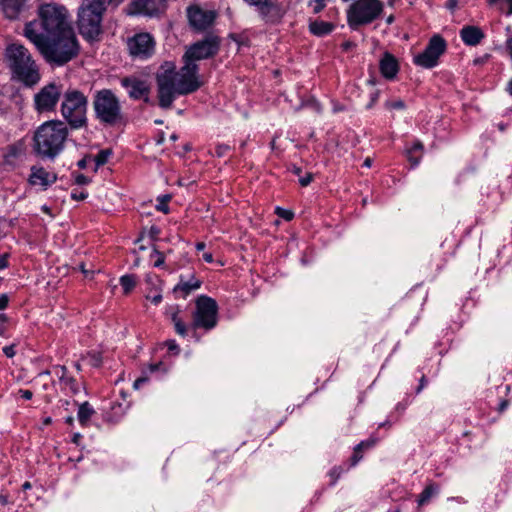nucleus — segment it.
Instances as JSON below:
<instances>
[{
	"label": "nucleus",
	"instance_id": "6",
	"mask_svg": "<svg viewBox=\"0 0 512 512\" xmlns=\"http://www.w3.org/2000/svg\"><path fill=\"white\" fill-rule=\"evenodd\" d=\"M88 98L80 90L68 88L63 92L61 114L72 129L87 125Z\"/></svg>",
	"mask_w": 512,
	"mask_h": 512
},
{
	"label": "nucleus",
	"instance_id": "13",
	"mask_svg": "<svg viewBox=\"0 0 512 512\" xmlns=\"http://www.w3.org/2000/svg\"><path fill=\"white\" fill-rule=\"evenodd\" d=\"M445 50V40L439 35H434L425 50L415 57L414 62L421 67L432 68L437 65L439 57Z\"/></svg>",
	"mask_w": 512,
	"mask_h": 512
},
{
	"label": "nucleus",
	"instance_id": "32",
	"mask_svg": "<svg viewBox=\"0 0 512 512\" xmlns=\"http://www.w3.org/2000/svg\"><path fill=\"white\" fill-rule=\"evenodd\" d=\"M111 155V151L109 149L101 150L94 157V161L96 163V168L107 163L109 157Z\"/></svg>",
	"mask_w": 512,
	"mask_h": 512
},
{
	"label": "nucleus",
	"instance_id": "36",
	"mask_svg": "<svg viewBox=\"0 0 512 512\" xmlns=\"http://www.w3.org/2000/svg\"><path fill=\"white\" fill-rule=\"evenodd\" d=\"M229 149L230 146L227 144H218L215 148V154L218 157H223Z\"/></svg>",
	"mask_w": 512,
	"mask_h": 512
},
{
	"label": "nucleus",
	"instance_id": "30",
	"mask_svg": "<svg viewBox=\"0 0 512 512\" xmlns=\"http://www.w3.org/2000/svg\"><path fill=\"white\" fill-rule=\"evenodd\" d=\"M487 3L489 5H497L508 16L512 15V0H487Z\"/></svg>",
	"mask_w": 512,
	"mask_h": 512
},
{
	"label": "nucleus",
	"instance_id": "53",
	"mask_svg": "<svg viewBox=\"0 0 512 512\" xmlns=\"http://www.w3.org/2000/svg\"><path fill=\"white\" fill-rule=\"evenodd\" d=\"M76 183L77 184H87L88 183V178L86 176H84L83 174H79L77 177H76Z\"/></svg>",
	"mask_w": 512,
	"mask_h": 512
},
{
	"label": "nucleus",
	"instance_id": "58",
	"mask_svg": "<svg viewBox=\"0 0 512 512\" xmlns=\"http://www.w3.org/2000/svg\"><path fill=\"white\" fill-rule=\"evenodd\" d=\"M203 259L207 262V263H212L213 262V255L211 253H204L203 254Z\"/></svg>",
	"mask_w": 512,
	"mask_h": 512
},
{
	"label": "nucleus",
	"instance_id": "29",
	"mask_svg": "<svg viewBox=\"0 0 512 512\" xmlns=\"http://www.w3.org/2000/svg\"><path fill=\"white\" fill-rule=\"evenodd\" d=\"M171 320L174 324L175 331L180 336H186L187 335V327L184 324V322L178 317V310L171 313Z\"/></svg>",
	"mask_w": 512,
	"mask_h": 512
},
{
	"label": "nucleus",
	"instance_id": "24",
	"mask_svg": "<svg viewBox=\"0 0 512 512\" xmlns=\"http://www.w3.org/2000/svg\"><path fill=\"white\" fill-rule=\"evenodd\" d=\"M94 414L92 406L88 402H84L79 406L77 417L82 426H87Z\"/></svg>",
	"mask_w": 512,
	"mask_h": 512
},
{
	"label": "nucleus",
	"instance_id": "33",
	"mask_svg": "<svg viewBox=\"0 0 512 512\" xmlns=\"http://www.w3.org/2000/svg\"><path fill=\"white\" fill-rule=\"evenodd\" d=\"M275 212L279 217L285 219L286 221H290L294 217V213L292 211L283 209L281 207H277Z\"/></svg>",
	"mask_w": 512,
	"mask_h": 512
},
{
	"label": "nucleus",
	"instance_id": "21",
	"mask_svg": "<svg viewBox=\"0 0 512 512\" xmlns=\"http://www.w3.org/2000/svg\"><path fill=\"white\" fill-rule=\"evenodd\" d=\"M460 36L466 45L475 46L484 38V33L476 26H464L460 31Z\"/></svg>",
	"mask_w": 512,
	"mask_h": 512
},
{
	"label": "nucleus",
	"instance_id": "3",
	"mask_svg": "<svg viewBox=\"0 0 512 512\" xmlns=\"http://www.w3.org/2000/svg\"><path fill=\"white\" fill-rule=\"evenodd\" d=\"M50 64L62 66L78 55L79 45L74 30H68L31 41Z\"/></svg>",
	"mask_w": 512,
	"mask_h": 512
},
{
	"label": "nucleus",
	"instance_id": "49",
	"mask_svg": "<svg viewBox=\"0 0 512 512\" xmlns=\"http://www.w3.org/2000/svg\"><path fill=\"white\" fill-rule=\"evenodd\" d=\"M19 394L21 395L22 398H24L26 400H30L33 397V393L30 390L20 389Z\"/></svg>",
	"mask_w": 512,
	"mask_h": 512
},
{
	"label": "nucleus",
	"instance_id": "12",
	"mask_svg": "<svg viewBox=\"0 0 512 512\" xmlns=\"http://www.w3.org/2000/svg\"><path fill=\"white\" fill-rule=\"evenodd\" d=\"M189 25L196 32H204L210 29L217 18V12L211 9H204L199 5H192L187 8Z\"/></svg>",
	"mask_w": 512,
	"mask_h": 512
},
{
	"label": "nucleus",
	"instance_id": "4",
	"mask_svg": "<svg viewBox=\"0 0 512 512\" xmlns=\"http://www.w3.org/2000/svg\"><path fill=\"white\" fill-rule=\"evenodd\" d=\"M4 62L12 76L26 86L32 87L40 81L39 68L23 44H9L5 49Z\"/></svg>",
	"mask_w": 512,
	"mask_h": 512
},
{
	"label": "nucleus",
	"instance_id": "27",
	"mask_svg": "<svg viewBox=\"0 0 512 512\" xmlns=\"http://www.w3.org/2000/svg\"><path fill=\"white\" fill-rule=\"evenodd\" d=\"M438 489V486L433 483L426 486L422 493L419 495L418 505L422 506L429 502L432 496L438 492Z\"/></svg>",
	"mask_w": 512,
	"mask_h": 512
},
{
	"label": "nucleus",
	"instance_id": "45",
	"mask_svg": "<svg viewBox=\"0 0 512 512\" xmlns=\"http://www.w3.org/2000/svg\"><path fill=\"white\" fill-rule=\"evenodd\" d=\"M3 352L8 358H12L15 355L14 345L5 346Z\"/></svg>",
	"mask_w": 512,
	"mask_h": 512
},
{
	"label": "nucleus",
	"instance_id": "38",
	"mask_svg": "<svg viewBox=\"0 0 512 512\" xmlns=\"http://www.w3.org/2000/svg\"><path fill=\"white\" fill-rule=\"evenodd\" d=\"M362 450L358 446L354 448L353 456L351 457V465H356L362 459Z\"/></svg>",
	"mask_w": 512,
	"mask_h": 512
},
{
	"label": "nucleus",
	"instance_id": "40",
	"mask_svg": "<svg viewBox=\"0 0 512 512\" xmlns=\"http://www.w3.org/2000/svg\"><path fill=\"white\" fill-rule=\"evenodd\" d=\"M89 363L94 366L98 367L101 363V357L99 354H89Z\"/></svg>",
	"mask_w": 512,
	"mask_h": 512
},
{
	"label": "nucleus",
	"instance_id": "11",
	"mask_svg": "<svg viewBox=\"0 0 512 512\" xmlns=\"http://www.w3.org/2000/svg\"><path fill=\"white\" fill-rule=\"evenodd\" d=\"M61 96L63 86L55 82L48 83L34 95V108L38 113L53 112Z\"/></svg>",
	"mask_w": 512,
	"mask_h": 512
},
{
	"label": "nucleus",
	"instance_id": "42",
	"mask_svg": "<svg viewBox=\"0 0 512 512\" xmlns=\"http://www.w3.org/2000/svg\"><path fill=\"white\" fill-rule=\"evenodd\" d=\"M374 445H375V441L369 439V440L360 442L357 446H358V449H361L362 451H364L366 449L373 447Z\"/></svg>",
	"mask_w": 512,
	"mask_h": 512
},
{
	"label": "nucleus",
	"instance_id": "31",
	"mask_svg": "<svg viewBox=\"0 0 512 512\" xmlns=\"http://www.w3.org/2000/svg\"><path fill=\"white\" fill-rule=\"evenodd\" d=\"M120 284L125 294H128L136 285V279L132 275H124L120 278Z\"/></svg>",
	"mask_w": 512,
	"mask_h": 512
},
{
	"label": "nucleus",
	"instance_id": "47",
	"mask_svg": "<svg viewBox=\"0 0 512 512\" xmlns=\"http://www.w3.org/2000/svg\"><path fill=\"white\" fill-rule=\"evenodd\" d=\"M489 58H490V55L489 54H485L482 57L475 58L473 62H474L475 65H482V64L486 63Z\"/></svg>",
	"mask_w": 512,
	"mask_h": 512
},
{
	"label": "nucleus",
	"instance_id": "1",
	"mask_svg": "<svg viewBox=\"0 0 512 512\" xmlns=\"http://www.w3.org/2000/svg\"><path fill=\"white\" fill-rule=\"evenodd\" d=\"M221 40L208 33L202 40L190 45L184 56V66L179 71L172 62L161 65L156 74L159 106L169 109L178 95H187L201 87L198 79V65L195 61L214 57L220 49Z\"/></svg>",
	"mask_w": 512,
	"mask_h": 512
},
{
	"label": "nucleus",
	"instance_id": "39",
	"mask_svg": "<svg viewBox=\"0 0 512 512\" xmlns=\"http://www.w3.org/2000/svg\"><path fill=\"white\" fill-rule=\"evenodd\" d=\"M313 179V174L312 173H306L305 176H300L299 177V183L301 184V186L305 187V186H308L311 181Z\"/></svg>",
	"mask_w": 512,
	"mask_h": 512
},
{
	"label": "nucleus",
	"instance_id": "64",
	"mask_svg": "<svg viewBox=\"0 0 512 512\" xmlns=\"http://www.w3.org/2000/svg\"><path fill=\"white\" fill-rule=\"evenodd\" d=\"M507 91L509 92V94L512 96V79L509 81L508 83V88H507Z\"/></svg>",
	"mask_w": 512,
	"mask_h": 512
},
{
	"label": "nucleus",
	"instance_id": "37",
	"mask_svg": "<svg viewBox=\"0 0 512 512\" xmlns=\"http://www.w3.org/2000/svg\"><path fill=\"white\" fill-rule=\"evenodd\" d=\"M386 106L389 109L402 110L405 108V103L402 100H395V101L387 102Z\"/></svg>",
	"mask_w": 512,
	"mask_h": 512
},
{
	"label": "nucleus",
	"instance_id": "48",
	"mask_svg": "<svg viewBox=\"0 0 512 512\" xmlns=\"http://www.w3.org/2000/svg\"><path fill=\"white\" fill-rule=\"evenodd\" d=\"M159 229L155 226H152L148 232L149 234V237L152 239V240H156L158 235H159Z\"/></svg>",
	"mask_w": 512,
	"mask_h": 512
},
{
	"label": "nucleus",
	"instance_id": "46",
	"mask_svg": "<svg viewBox=\"0 0 512 512\" xmlns=\"http://www.w3.org/2000/svg\"><path fill=\"white\" fill-rule=\"evenodd\" d=\"M325 6V0H315V6L313 8L315 13H319Z\"/></svg>",
	"mask_w": 512,
	"mask_h": 512
},
{
	"label": "nucleus",
	"instance_id": "57",
	"mask_svg": "<svg viewBox=\"0 0 512 512\" xmlns=\"http://www.w3.org/2000/svg\"><path fill=\"white\" fill-rule=\"evenodd\" d=\"M291 172H292L293 174H295V175H297V176H299V177H300V176H301V173H302V169H301L300 167H297V166L293 165V166L291 167Z\"/></svg>",
	"mask_w": 512,
	"mask_h": 512
},
{
	"label": "nucleus",
	"instance_id": "18",
	"mask_svg": "<svg viewBox=\"0 0 512 512\" xmlns=\"http://www.w3.org/2000/svg\"><path fill=\"white\" fill-rule=\"evenodd\" d=\"M380 72L386 79H394L399 71L397 59L390 53H384L379 63Z\"/></svg>",
	"mask_w": 512,
	"mask_h": 512
},
{
	"label": "nucleus",
	"instance_id": "28",
	"mask_svg": "<svg viewBox=\"0 0 512 512\" xmlns=\"http://www.w3.org/2000/svg\"><path fill=\"white\" fill-rule=\"evenodd\" d=\"M112 0H83L82 6L104 13Z\"/></svg>",
	"mask_w": 512,
	"mask_h": 512
},
{
	"label": "nucleus",
	"instance_id": "2",
	"mask_svg": "<svg viewBox=\"0 0 512 512\" xmlns=\"http://www.w3.org/2000/svg\"><path fill=\"white\" fill-rule=\"evenodd\" d=\"M68 30L73 28L66 7L54 2L39 3L37 18L26 23L24 36L31 42Z\"/></svg>",
	"mask_w": 512,
	"mask_h": 512
},
{
	"label": "nucleus",
	"instance_id": "34",
	"mask_svg": "<svg viewBox=\"0 0 512 512\" xmlns=\"http://www.w3.org/2000/svg\"><path fill=\"white\" fill-rule=\"evenodd\" d=\"M171 199L169 195H165L161 198L160 203L156 206V209L158 211H161L165 214L169 212V207L167 205V202Z\"/></svg>",
	"mask_w": 512,
	"mask_h": 512
},
{
	"label": "nucleus",
	"instance_id": "44",
	"mask_svg": "<svg viewBox=\"0 0 512 512\" xmlns=\"http://www.w3.org/2000/svg\"><path fill=\"white\" fill-rule=\"evenodd\" d=\"M147 299H149L152 303H154L155 305L159 304L162 300V295L160 293H156L155 295H147L146 296Z\"/></svg>",
	"mask_w": 512,
	"mask_h": 512
},
{
	"label": "nucleus",
	"instance_id": "16",
	"mask_svg": "<svg viewBox=\"0 0 512 512\" xmlns=\"http://www.w3.org/2000/svg\"><path fill=\"white\" fill-rule=\"evenodd\" d=\"M130 6L132 13L155 16L164 12L166 2L165 0H134Z\"/></svg>",
	"mask_w": 512,
	"mask_h": 512
},
{
	"label": "nucleus",
	"instance_id": "61",
	"mask_svg": "<svg viewBox=\"0 0 512 512\" xmlns=\"http://www.w3.org/2000/svg\"><path fill=\"white\" fill-rule=\"evenodd\" d=\"M425 382H426V380H425V377L423 376L421 378V380H420V385H419V387L416 390L417 393H419L423 389V387L425 386Z\"/></svg>",
	"mask_w": 512,
	"mask_h": 512
},
{
	"label": "nucleus",
	"instance_id": "22",
	"mask_svg": "<svg viewBox=\"0 0 512 512\" xmlns=\"http://www.w3.org/2000/svg\"><path fill=\"white\" fill-rule=\"evenodd\" d=\"M201 281L192 277L190 280L184 281L181 277L180 282L174 287L173 292L177 297L186 298L192 291L199 289Z\"/></svg>",
	"mask_w": 512,
	"mask_h": 512
},
{
	"label": "nucleus",
	"instance_id": "63",
	"mask_svg": "<svg viewBox=\"0 0 512 512\" xmlns=\"http://www.w3.org/2000/svg\"><path fill=\"white\" fill-rule=\"evenodd\" d=\"M204 248H205V243H204V242H198V243L196 244V249H197L198 251H202V250H204Z\"/></svg>",
	"mask_w": 512,
	"mask_h": 512
},
{
	"label": "nucleus",
	"instance_id": "54",
	"mask_svg": "<svg viewBox=\"0 0 512 512\" xmlns=\"http://www.w3.org/2000/svg\"><path fill=\"white\" fill-rule=\"evenodd\" d=\"M167 346H168V349L171 350V351H174V350L176 352L179 351V347H178V345L176 344V342L174 340L168 341L167 342Z\"/></svg>",
	"mask_w": 512,
	"mask_h": 512
},
{
	"label": "nucleus",
	"instance_id": "20",
	"mask_svg": "<svg viewBox=\"0 0 512 512\" xmlns=\"http://www.w3.org/2000/svg\"><path fill=\"white\" fill-rule=\"evenodd\" d=\"M56 181V175L50 174L42 167H32L30 182L33 185L48 186Z\"/></svg>",
	"mask_w": 512,
	"mask_h": 512
},
{
	"label": "nucleus",
	"instance_id": "50",
	"mask_svg": "<svg viewBox=\"0 0 512 512\" xmlns=\"http://www.w3.org/2000/svg\"><path fill=\"white\" fill-rule=\"evenodd\" d=\"M9 302L8 296L3 294L0 296V310H3L7 307Z\"/></svg>",
	"mask_w": 512,
	"mask_h": 512
},
{
	"label": "nucleus",
	"instance_id": "5",
	"mask_svg": "<svg viewBox=\"0 0 512 512\" xmlns=\"http://www.w3.org/2000/svg\"><path fill=\"white\" fill-rule=\"evenodd\" d=\"M67 136L68 129L64 122L47 121L34 134V150L43 158L53 159L63 150Z\"/></svg>",
	"mask_w": 512,
	"mask_h": 512
},
{
	"label": "nucleus",
	"instance_id": "15",
	"mask_svg": "<svg viewBox=\"0 0 512 512\" xmlns=\"http://www.w3.org/2000/svg\"><path fill=\"white\" fill-rule=\"evenodd\" d=\"M121 85L127 89L130 98L134 100L144 98L146 102L148 101L150 88L144 80L136 77H124L121 79Z\"/></svg>",
	"mask_w": 512,
	"mask_h": 512
},
{
	"label": "nucleus",
	"instance_id": "8",
	"mask_svg": "<svg viewBox=\"0 0 512 512\" xmlns=\"http://www.w3.org/2000/svg\"><path fill=\"white\" fill-rule=\"evenodd\" d=\"M383 11L380 0H356L347 12L348 24L352 29L373 22Z\"/></svg>",
	"mask_w": 512,
	"mask_h": 512
},
{
	"label": "nucleus",
	"instance_id": "23",
	"mask_svg": "<svg viewBox=\"0 0 512 512\" xmlns=\"http://www.w3.org/2000/svg\"><path fill=\"white\" fill-rule=\"evenodd\" d=\"M334 29V25L330 22L322 20H316L309 24V30L316 36H324L331 33Z\"/></svg>",
	"mask_w": 512,
	"mask_h": 512
},
{
	"label": "nucleus",
	"instance_id": "59",
	"mask_svg": "<svg viewBox=\"0 0 512 512\" xmlns=\"http://www.w3.org/2000/svg\"><path fill=\"white\" fill-rule=\"evenodd\" d=\"M87 160H88V158H86V157H85V158H83V159H81V160L78 162V167H79V168H81V169L86 168V166H87Z\"/></svg>",
	"mask_w": 512,
	"mask_h": 512
},
{
	"label": "nucleus",
	"instance_id": "10",
	"mask_svg": "<svg viewBox=\"0 0 512 512\" xmlns=\"http://www.w3.org/2000/svg\"><path fill=\"white\" fill-rule=\"evenodd\" d=\"M218 305L208 296L202 295L196 300V310L193 313L192 328L211 330L217 325Z\"/></svg>",
	"mask_w": 512,
	"mask_h": 512
},
{
	"label": "nucleus",
	"instance_id": "51",
	"mask_svg": "<svg viewBox=\"0 0 512 512\" xmlns=\"http://www.w3.org/2000/svg\"><path fill=\"white\" fill-rule=\"evenodd\" d=\"M341 47L344 51H349L355 47V43L352 41H346V42L342 43Z\"/></svg>",
	"mask_w": 512,
	"mask_h": 512
},
{
	"label": "nucleus",
	"instance_id": "25",
	"mask_svg": "<svg viewBox=\"0 0 512 512\" xmlns=\"http://www.w3.org/2000/svg\"><path fill=\"white\" fill-rule=\"evenodd\" d=\"M58 369L62 372V375L60 376L61 384L65 388H69L72 394H77L79 392V386L73 377L67 375V368L62 366Z\"/></svg>",
	"mask_w": 512,
	"mask_h": 512
},
{
	"label": "nucleus",
	"instance_id": "19",
	"mask_svg": "<svg viewBox=\"0 0 512 512\" xmlns=\"http://www.w3.org/2000/svg\"><path fill=\"white\" fill-rule=\"evenodd\" d=\"M27 0H0L6 18L14 20L25 9Z\"/></svg>",
	"mask_w": 512,
	"mask_h": 512
},
{
	"label": "nucleus",
	"instance_id": "35",
	"mask_svg": "<svg viewBox=\"0 0 512 512\" xmlns=\"http://www.w3.org/2000/svg\"><path fill=\"white\" fill-rule=\"evenodd\" d=\"M155 255L157 258L154 262V266L155 267H161L164 265V262H165V257L163 255V253H161L160 251L157 250V248L154 246L153 248V253L151 256Z\"/></svg>",
	"mask_w": 512,
	"mask_h": 512
},
{
	"label": "nucleus",
	"instance_id": "7",
	"mask_svg": "<svg viewBox=\"0 0 512 512\" xmlns=\"http://www.w3.org/2000/svg\"><path fill=\"white\" fill-rule=\"evenodd\" d=\"M92 105L95 117L101 124L115 126L121 122L123 118L122 107L112 90L96 91L93 95Z\"/></svg>",
	"mask_w": 512,
	"mask_h": 512
},
{
	"label": "nucleus",
	"instance_id": "60",
	"mask_svg": "<svg viewBox=\"0 0 512 512\" xmlns=\"http://www.w3.org/2000/svg\"><path fill=\"white\" fill-rule=\"evenodd\" d=\"M81 437H82V436H81V434H80V433H75V434L73 435V438H72L73 443L78 444V443H79V441H80V439H81Z\"/></svg>",
	"mask_w": 512,
	"mask_h": 512
},
{
	"label": "nucleus",
	"instance_id": "17",
	"mask_svg": "<svg viewBox=\"0 0 512 512\" xmlns=\"http://www.w3.org/2000/svg\"><path fill=\"white\" fill-rule=\"evenodd\" d=\"M256 6L259 8L262 19L267 23H277L283 16L280 7L274 4L272 0H268L265 4H258Z\"/></svg>",
	"mask_w": 512,
	"mask_h": 512
},
{
	"label": "nucleus",
	"instance_id": "52",
	"mask_svg": "<svg viewBox=\"0 0 512 512\" xmlns=\"http://www.w3.org/2000/svg\"><path fill=\"white\" fill-rule=\"evenodd\" d=\"M86 197H87V193H85V192L72 193V198L75 200H84Z\"/></svg>",
	"mask_w": 512,
	"mask_h": 512
},
{
	"label": "nucleus",
	"instance_id": "56",
	"mask_svg": "<svg viewBox=\"0 0 512 512\" xmlns=\"http://www.w3.org/2000/svg\"><path fill=\"white\" fill-rule=\"evenodd\" d=\"M161 365H162V363H161V362L156 363V364H150V365H149V370H150V372H152V373H153V372L158 371V370L160 369Z\"/></svg>",
	"mask_w": 512,
	"mask_h": 512
},
{
	"label": "nucleus",
	"instance_id": "14",
	"mask_svg": "<svg viewBox=\"0 0 512 512\" xmlns=\"http://www.w3.org/2000/svg\"><path fill=\"white\" fill-rule=\"evenodd\" d=\"M128 50L133 58L145 60L155 52V41L149 33H139L127 42Z\"/></svg>",
	"mask_w": 512,
	"mask_h": 512
},
{
	"label": "nucleus",
	"instance_id": "41",
	"mask_svg": "<svg viewBox=\"0 0 512 512\" xmlns=\"http://www.w3.org/2000/svg\"><path fill=\"white\" fill-rule=\"evenodd\" d=\"M342 473V468L341 467H334L331 471H330V476L332 478V483L334 484L337 479L340 477Z\"/></svg>",
	"mask_w": 512,
	"mask_h": 512
},
{
	"label": "nucleus",
	"instance_id": "62",
	"mask_svg": "<svg viewBox=\"0 0 512 512\" xmlns=\"http://www.w3.org/2000/svg\"><path fill=\"white\" fill-rule=\"evenodd\" d=\"M371 165H372V159H371V158H369V157H368V158H366V159L364 160L363 166H365V167H368V168H369Z\"/></svg>",
	"mask_w": 512,
	"mask_h": 512
},
{
	"label": "nucleus",
	"instance_id": "43",
	"mask_svg": "<svg viewBox=\"0 0 512 512\" xmlns=\"http://www.w3.org/2000/svg\"><path fill=\"white\" fill-rule=\"evenodd\" d=\"M147 381H148V377H146V376L139 377V378H137V379L134 381L133 387H134L135 389H139V388H140L143 384H145Z\"/></svg>",
	"mask_w": 512,
	"mask_h": 512
},
{
	"label": "nucleus",
	"instance_id": "9",
	"mask_svg": "<svg viewBox=\"0 0 512 512\" xmlns=\"http://www.w3.org/2000/svg\"><path fill=\"white\" fill-rule=\"evenodd\" d=\"M102 12L80 5L77 15L79 33L88 41L99 40L102 34Z\"/></svg>",
	"mask_w": 512,
	"mask_h": 512
},
{
	"label": "nucleus",
	"instance_id": "55",
	"mask_svg": "<svg viewBox=\"0 0 512 512\" xmlns=\"http://www.w3.org/2000/svg\"><path fill=\"white\" fill-rule=\"evenodd\" d=\"M508 405H509L508 400L501 401V403L499 404V407H498V411L503 412L508 407Z\"/></svg>",
	"mask_w": 512,
	"mask_h": 512
},
{
	"label": "nucleus",
	"instance_id": "26",
	"mask_svg": "<svg viewBox=\"0 0 512 512\" xmlns=\"http://www.w3.org/2000/svg\"><path fill=\"white\" fill-rule=\"evenodd\" d=\"M422 150L423 144L420 141H416L411 148L407 149V157L412 166L419 164Z\"/></svg>",
	"mask_w": 512,
	"mask_h": 512
}]
</instances>
